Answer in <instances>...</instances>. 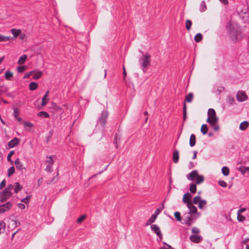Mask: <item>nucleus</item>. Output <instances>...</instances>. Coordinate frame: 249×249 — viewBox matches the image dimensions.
I'll list each match as a JSON object with an SVG mask.
<instances>
[{
    "label": "nucleus",
    "instance_id": "1",
    "mask_svg": "<svg viewBox=\"0 0 249 249\" xmlns=\"http://www.w3.org/2000/svg\"><path fill=\"white\" fill-rule=\"evenodd\" d=\"M227 29L230 39L235 43L238 39V36L241 33L240 26L235 22L229 21L227 24Z\"/></svg>",
    "mask_w": 249,
    "mask_h": 249
},
{
    "label": "nucleus",
    "instance_id": "2",
    "mask_svg": "<svg viewBox=\"0 0 249 249\" xmlns=\"http://www.w3.org/2000/svg\"><path fill=\"white\" fill-rule=\"evenodd\" d=\"M150 55L147 53L139 59V62L144 72H146L148 66L150 64Z\"/></svg>",
    "mask_w": 249,
    "mask_h": 249
},
{
    "label": "nucleus",
    "instance_id": "3",
    "mask_svg": "<svg viewBox=\"0 0 249 249\" xmlns=\"http://www.w3.org/2000/svg\"><path fill=\"white\" fill-rule=\"evenodd\" d=\"M187 178L188 180L194 181L196 178V182L199 184L202 182V176L199 175L196 170H193L190 173L187 175Z\"/></svg>",
    "mask_w": 249,
    "mask_h": 249
},
{
    "label": "nucleus",
    "instance_id": "4",
    "mask_svg": "<svg viewBox=\"0 0 249 249\" xmlns=\"http://www.w3.org/2000/svg\"><path fill=\"white\" fill-rule=\"evenodd\" d=\"M218 122V118L216 116V113L214 109L209 108L208 111V118L207 122L209 123H213V122Z\"/></svg>",
    "mask_w": 249,
    "mask_h": 249
},
{
    "label": "nucleus",
    "instance_id": "5",
    "mask_svg": "<svg viewBox=\"0 0 249 249\" xmlns=\"http://www.w3.org/2000/svg\"><path fill=\"white\" fill-rule=\"evenodd\" d=\"M160 208L156 210L154 213L151 216V217L146 222V226L149 225L153 223L157 217V216L160 213Z\"/></svg>",
    "mask_w": 249,
    "mask_h": 249
},
{
    "label": "nucleus",
    "instance_id": "6",
    "mask_svg": "<svg viewBox=\"0 0 249 249\" xmlns=\"http://www.w3.org/2000/svg\"><path fill=\"white\" fill-rule=\"evenodd\" d=\"M12 206V204L9 201L0 205V213H3L8 211Z\"/></svg>",
    "mask_w": 249,
    "mask_h": 249
},
{
    "label": "nucleus",
    "instance_id": "7",
    "mask_svg": "<svg viewBox=\"0 0 249 249\" xmlns=\"http://www.w3.org/2000/svg\"><path fill=\"white\" fill-rule=\"evenodd\" d=\"M108 113L107 110L102 112L101 117L99 119V123L102 125L105 126L106 124V120L108 117Z\"/></svg>",
    "mask_w": 249,
    "mask_h": 249
},
{
    "label": "nucleus",
    "instance_id": "8",
    "mask_svg": "<svg viewBox=\"0 0 249 249\" xmlns=\"http://www.w3.org/2000/svg\"><path fill=\"white\" fill-rule=\"evenodd\" d=\"M248 96L244 92L238 91L236 94V99L239 102H243L247 100Z\"/></svg>",
    "mask_w": 249,
    "mask_h": 249
},
{
    "label": "nucleus",
    "instance_id": "9",
    "mask_svg": "<svg viewBox=\"0 0 249 249\" xmlns=\"http://www.w3.org/2000/svg\"><path fill=\"white\" fill-rule=\"evenodd\" d=\"M15 164L17 169L21 171V173H23L26 171V168L23 167V164L21 162H20L19 159L18 158L15 160Z\"/></svg>",
    "mask_w": 249,
    "mask_h": 249
},
{
    "label": "nucleus",
    "instance_id": "10",
    "mask_svg": "<svg viewBox=\"0 0 249 249\" xmlns=\"http://www.w3.org/2000/svg\"><path fill=\"white\" fill-rule=\"evenodd\" d=\"M8 193L4 192V190L0 193V201L1 202L3 203L7 200L11 196H8Z\"/></svg>",
    "mask_w": 249,
    "mask_h": 249
},
{
    "label": "nucleus",
    "instance_id": "11",
    "mask_svg": "<svg viewBox=\"0 0 249 249\" xmlns=\"http://www.w3.org/2000/svg\"><path fill=\"white\" fill-rule=\"evenodd\" d=\"M151 229L157 234V235H161V231L158 225L156 224L151 225Z\"/></svg>",
    "mask_w": 249,
    "mask_h": 249
},
{
    "label": "nucleus",
    "instance_id": "12",
    "mask_svg": "<svg viewBox=\"0 0 249 249\" xmlns=\"http://www.w3.org/2000/svg\"><path fill=\"white\" fill-rule=\"evenodd\" d=\"M19 142V139L15 137L8 142V146L10 148H13L14 147L18 145Z\"/></svg>",
    "mask_w": 249,
    "mask_h": 249
},
{
    "label": "nucleus",
    "instance_id": "13",
    "mask_svg": "<svg viewBox=\"0 0 249 249\" xmlns=\"http://www.w3.org/2000/svg\"><path fill=\"white\" fill-rule=\"evenodd\" d=\"M192 197V195L189 193H185L184 195L182 201L184 203H188L191 201L190 199Z\"/></svg>",
    "mask_w": 249,
    "mask_h": 249
},
{
    "label": "nucleus",
    "instance_id": "14",
    "mask_svg": "<svg viewBox=\"0 0 249 249\" xmlns=\"http://www.w3.org/2000/svg\"><path fill=\"white\" fill-rule=\"evenodd\" d=\"M249 126V122L247 121L242 122L240 125L239 129L242 131H245Z\"/></svg>",
    "mask_w": 249,
    "mask_h": 249
},
{
    "label": "nucleus",
    "instance_id": "15",
    "mask_svg": "<svg viewBox=\"0 0 249 249\" xmlns=\"http://www.w3.org/2000/svg\"><path fill=\"white\" fill-rule=\"evenodd\" d=\"M193 202L196 204L199 202L198 207L200 209H202V200H201V197L196 196L194 198Z\"/></svg>",
    "mask_w": 249,
    "mask_h": 249
},
{
    "label": "nucleus",
    "instance_id": "16",
    "mask_svg": "<svg viewBox=\"0 0 249 249\" xmlns=\"http://www.w3.org/2000/svg\"><path fill=\"white\" fill-rule=\"evenodd\" d=\"M200 238H201L200 236L196 235H195V234L192 235L190 237V240L192 242H194V243H199L200 242Z\"/></svg>",
    "mask_w": 249,
    "mask_h": 249
},
{
    "label": "nucleus",
    "instance_id": "17",
    "mask_svg": "<svg viewBox=\"0 0 249 249\" xmlns=\"http://www.w3.org/2000/svg\"><path fill=\"white\" fill-rule=\"evenodd\" d=\"M238 171L241 172L242 175H244L246 172L249 173V167L240 166L238 168Z\"/></svg>",
    "mask_w": 249,
    "mask_h": 249
},
{
    "label": "nucleus",
    "instance_id": "18",
    "mask_svg": "<svg viewBox=\"0 0 249 249\" xmlns=\"http://www.w3.org/2000/svg\"><path fill=\"white\" fill-rule=\"evenodd\" d=\"M196 136L194 134H191L189 140V145L191 147L194 146L196 144Z\"/></svg>",
    "mask_w": 249,
    "mask_h": 249
},
{
    "label": "nucleus",
    "instance_id": "19",
    "mask_svg": "<svg viewBox=\"0 0 249 249\" xmlns=\"http://www.w3.org/2000/svg\"><path fill=\"white\" fill-rule=\"evenodd\" d=\"M49 93V91L48 90L47 91L43 97V98L42 99V103H41V105L42 106H45L47 104L48 101H49V99H47V97L48 96Z\"/></svg>",
    "mask_w": 249,
    "mask_h": 249
},
{
    "label": "nucleus",
    "instance_id": "20",
    "mask_svg": "<svg viewBox=\"0 0 249 249\" xmlns=\"http://www.w3.org/2000/svg\"><path fill=\"white\" fill-rule=\"evenodd\" d=\"M188 208L190 209V212L195 213L197 211L196 208L193 205L192 202L187 203Z\"/></svg>",
    "mask_w": 249,
    "mask_h": 249
},
{
    "label": "nucleus",
    "instance_id": "21",
    "mask_svg": "<svg viewBox=\"0 0 249 249\" xmlns=\"http://www.w3.org/2000/svg\"><path fill=\"white\" fill-rule=\"evenodd\" d=\"M179 159V153L178 151L175 150L173 153V160L174 163H177Z\"/></svg>",
    "mask_w": 249,
    "mask_h": 249
},
{
    "label": "nucleus",
    "instance_id": "22",
    "mask_svg": "<svg viewBox=\"0 0 249 249\" xmlns=\"http://www.w3.org/2000/svg\"><path fill=\"white\" fill-rule=\"evenodd\" d=\"M193 99V94L192 93H189L187 95H186L185 97L184 102L191 103Z\"/></svg>",
    "mask_w": 249,
    "mask_h": 249
},
{
    "label": "nucleus",
    "instance_id": "23",
    "mask_svg": "<svg viewBox=\"0 0 249 249\" xmlns=\"http://www.w3.org/2000/svg\"><path fill=\"white\" fill-rule=\"evenodd\" d=\"M5 78L7 80H11L13 78V73L10 71H6L5 73Z\"/></svg>",
    "mask_w": 249,
    "mask_h": 249
},
{
    "label": "nucleus",
    "instance_id": "24",
    "mask_svg": "<svg viewBox=\"0 0 249 249\" xmlns=\"http://www.w3.org/2000/svg\"><path fill=\"white\" fill-rule=\"evenodd\" d=\"M11 32L14 36L15 37H16L20 35L21 33V30L20 29H12L11 30Z\"/></svg>",
    "mask_w": 249,
    "mask_h": 249
},
{
    "label": "nucleus",
    "instance_id": "25",
    "mask_svg": "<svg viewBox=\"0 0 249 249\" xmlns=\"http://www.w3.org/2000/svg\"><path fill=\"white\" fill-rule=\"evenodd\" d=\"M187 118V106L186 103H183V120L185 121Z\"/></svg>",
    "mask_w": 249,
    "mask_h": 249
},
{
    "label": "nucleus",
    "instance_id": "26",
    "mask_svg": "<svg viewBox=\"0 0 249 249\" xmlns=\"http://www.w3.org/2000/svg\"><path fill=\"white\" fill-rule=\"evenodd\" d=\"M14 186L12 184H9L8 185V186L6 188H5L4 190V192L5 193H8V194L9 195L8 196H12V193L11 192V190H12Z\"/></svg>",
    "mask_w": 249,
    "mask_h": 249
},
{
    "label": "nucleus",
    "instance_id": "27",
    "mask_svg": "<svg viewBox=\"0 0 249 249\" xmlns=\"http://www.w3.org/2000/svg\"><path fill=\"white\" fill-rule=\"evenodd\" d=\"M192 25V22L191 20H190L189 19H187L186 21V22H185V27H186V30L188 31H190Z\"/></svg>",
    "mask_w": 249,
    "mask_h": 249
},
{
    "label": "nucleus",
    "instance_id": "28",
    "mask_svg": "<svg viewBox=\"0 0 249 249\" xmlns=\"http://www.w3.org/2000/svg\"><path fill=\"white\" fill-rule=\"evenodd\" d=\"M38 85L36 83L32 82L29 84V89L31 90H34L37 88Z\"/></svg>",
    "mask_w": 249,
    "mask_h": 249
},
{
    "label": "nucleus",
    "instance_id": "29",
    "mask_svg": "<svg viewBox=\"0 0 249 249\" xmlns=\"http://www.w3.org/2000/svg\"><path fill=\"white\" fill-rule=\"evenodd\" d=\"M27 55L26 54L22 55L19 59L18 61V64L22 65L24 63L26 59H27Z\"/></svg>",
    "mask_w": 249,
    "mask_h": 249
},
{
    "label": "nucleus",
    "instance_id": "30",
    "mask_svg": "<svg viewBox=\"0 0 249 249\" xmlns=\"http://www.w3.org/2000/svg\"><path fill=\"white\" fill-rule=\"evenodd\" d=\"M222 173L225 176H227L229 174V169L227 166H224L222 168Z\"/></svg>",
    "mask_w": 249,
    "mask_h": 249
},
{
    "label": "nucleus",
    "instance_id": "31",
    "mask_svg": "<svg viewBox=\"0 0 249 249\" xmlns=\"http://www.w3.org/2000/svg\"><path fill=\"white\" fill-rule=\"evenodd\" d=\"M194 39L196 42H199L202 39V35L201 33L197 34Z\"/></svg>",
    "mask_w": 249,
    "mask_h": 249
},
{
    "label": "nucleus",
    "instance_id": "32",
    "mask_svg": "<svg viewBox=\"0 0 249 249\" xmlns=\"http://www.w3.org/2000/svg\"><path fill=\"white\" fill-rule=\"evenodd\" d=\"M15 192L17 193L19 191L22 189V186L18 182L15 183Z\"/></svg>",
    "mask_w": 249,
    "mask_h": 249
},
{
    "label": "nucleus",
    "instance_id": "33",
    "mask_svg": "<svg viewBox=\"0 0 249 249\" xmlns=\"http://www.w3.org/2000/svg\"><path fill=\"white\" fill-rule=\"evenodd\" d=\"M218 122H213V123H209V124L213 127L215 131H218L219 129V126L217 124Z\"/></svg>",
    "mask_w": 249,
    "mask_h": 249
},
{
    "label": "nucleus",
    "instance_id": "34",
    "mask_svg": "<svg viewBox=\"0 0 249 249\" xmlns=\"http://www.w3.org/2000/svg\"><path fill=\"white\" fill-rule=\"evenodd\" d=\"M37 115L39 117H43L44 118H48L49 117V114L45 111H40L37 114Z\"/></svg>",
    "mask_w": 249,
    "mask_h": 249
},
{
    "label": "nucleus",
    "instance_id": "35",
    "mask_svg": "<svg viewBox=\"0 0 249 249\" xmlns=\"http://www.w3.org/2000/svg\"><path fill=\"white\" fill-rule=\"evenodd\" d=\"M42 75V71H38L34 73L33 77L34 79L36 80V79H39L41 76Z\"/></svg>",
    "mask_w": 249,
    "mask_h": 249
},
{
    "label": "nucleus",
    "instance_id": "36",
    "mask_svg": "<svg viewBox=\"0 0 249 249\" xmlns=\"http://www.w3.org/2000/svg\"><path fill=\"white\" fill-rule=\"evenodd\" d=\"M5 229V223L3 221H0V234L3 232Z\"/></svg>",
    "mask_w": 249,
    "mask_h": 249
},
{
    "label": "nucleus",
    "instance_id": "37",
    "mask_svg": "<svg viewBox=\"0 0 249 249\" xmlns=\"http://www.w3.org/2000/svg\"><path fill=\"white\" fill-rule=\"evenodd\" d=\"M15 170L14 166H11L8 170V177H10L15 173Z\"/></svg>",
    "mask_w": 249,
    "mask_h": 249
},
{
    "label": "nucleus",
    "instance_id": "38",
    "mask_svg": "<svg viewBox=\"0 0 249 249\" xmlns=\"http://www.w3.org/2000/svg\"><path fill=\"white\" fill-rule=\"evenodd\" d=\"M196 186L195 184H192L190 185V191L192 194H194L196 192Z\"/></svg>",
    "mask_w": 249,
    "mask_h": 249
},
{
    "label": "nucleus",
    "instance_id": "39",
    "mask_svg": "<svg viewBox=\"0 0 249 249\" xmlns=\"http://www.w3.org/2000/svg\"><path fill=\"white\" fill-rule=\"evenodd\" d=\"M10 36H4L0 34V42L1 41H7L9 40Z\"/></svg>",
    "mask_w": 249,
    "mask_h": 249
},
{
    "label": "nucleus",
    "instance_id": "40",
    "mask_svg": "<svg viewBox=\"0 0 249 249\" xmlns=\"http://www.w3.org/2000/svg\"><path fill=\"white\" fill-rule=\"evenodd\" d=\"M174 216L178 221H180L181 220V215L179 212H176L174 213Z\"/></svg>",
    "mask_w": 249,
    "mask_h": 249
},
{
    "label": "nucleus",
    "instance_id": "41",
    "mask_svg": "<svg viewBox=\"0 0 249 249\" xmlns=\"http://www.w3.org/2000/svg\"><path fill=\"white\" fill-rule=\"evenodd\" d=\"M14 151L12 150L10 152V153L8 154V156H7V160L8 161H10L11 162V163L12 164L13 163V161L11 160V156L14 154Z\"/></svg>",
    "mask_w": 249,
    "mask_h": 249
},
{
    "label": "nucleus",
    "instance_id": "42",
    "mask_svg": "<svg viewBox=\"0 0 249 249\" xmlns=\"http://www.w3.org/2000/svg\"><path fill=\"white\" fill-rule=\"evenodd\" d=\"M27 68L26 66H18L17 68V70L19 72H22L26 70Z\"/></svg>",
    "mask_w": 249,
    "mask_h": 249
},
{
    "label": "nucleus",
    "instance_id": "43",
    "mask_svg": "<svg viewBox=\"0 0 249 249\" xmlns=\"http://www.w3.org/2000/svg\"><path fill=\"white\" fill-rule=\"evenodd\" d=\"M245 217L241 214L237 213V220L239 222H243L245 220Z\"/></svg>",
    "mask_w": 249,
    "mask_h": 249
},
{
    "label": "nucleus",
    "instance_id": "44",
    "mask_svg": "<svg viewBox=\"0 0 249 249\" xmlns=\"http://www.w3.org/2000/svg\"><path fill=\"white\" fill-rule=\"evenodd\" d=\"M53 130H51V131H49V134H48V136L47 137L46 140V142L47 143H48V142H49L50 139L52 138V137L53 136Z\"/></svg>",
    "mask_w": 249,
    "mask_h": 249
},
{
    "label": "nucleus",
    "instance_id": "45",
    "mask_svg": "<svg viewBox=\"0 0 249 249\" xmlns=\"http://www.w3.org/2000/svg\"><path fill=\"white\" fill-rule=\"evenodd\" d=\"M86 218V215H83L82 216H81L80 217H79L76 221L78 223H81V222H82V221Z\"/></svg>",
    "mask_w": 249,
    "mask_h": 249
},
{
    "label": "nucleus",
    "instance_id": "46",
    "mask_svg": "<svg viewBox=\"0 0 249 249\" xmlns=\"http://www.w3.org/2000/svg\"><path fill=\"white\" fill-rule=\"evenodd\" d=\"M218 183L220 186L223 187H226L227 186V183L224 180H219Z\"/></svg>",
    "mask_w": 249,
    "mask_h": 249
},
{
    "label": "nucleus",
    "instance_id": "47",
    "mask_svg": "<svg viewBox=\"0 0 249 249\" xmlns=\"http://www.w3.org/2000/svg\"><path fill=\"white\" fill-rule=\"evenodd\" d=\"M31 197V196H27L26 197L24 198H23L21 200V201L25 203H27L28 202V201L30 199Z\"/></svg>",
    "mask_w": 249,
    "mask_h": 249
},
{
    "label": "nucleus",
    "instance_id": "48",
    "mask_svg": "<svg viewBox=\"0 0 249 249\" xmlns=\"http://www.w3.org/2000/svg\"><path fill=\"white\" fill-rule=\"evenodd\" d=\"M227 101L230 105H232L234 102V100L233 97L229 96L228 97Z\"/></svg>",
    "mask_w": 249,
    "mask_h": 249
},
{
    "label": "nucleus",
    "instance_id": "49",
    "mask_svg": "<svg viewBox=\"0 0 249 249\" xmlns=\"http://www.w3.org/2000/svg\"><path fill=\"white\" fill-rule=\"evenodd\" d=\"M19 113V110L18 109V108H14V117H15V118H16L17 117H18V115Z\"/></svg>",
    "mask_w": 249,
    "mask_h": 249
},
{
    "label": "nucleus",
    "instance_id": "50",
    "mask_svg": "<svg viewBox=\"0 0 249 249\" xmlns=\"http://www.w3.org/2000/svg\"><path fill=\"white\" fill-rule=\"evenodd\" d=\"M208 130V128L207 125L205 124H203V135H205L207 133Z\"/></svg>",
    "mask_w": 249,
    "mask_h": 249
},
{
    "label": "nucleus",
    "instance_id": "51",
    "mask_svg": "<svg viewBox=\"0 0 249 249\" xmlns=\"http://www.w3.org/2000/svg\"><path fill=\"white\" fill-rule=\"evenodd\" d=\"M192 232L194 234H197L199 233L200 230L197 228L194 227L192 230Z\"/></svg>",
    "mask_w": 249,
    "mask_h": 249
},
{
    "label": "nucleus",
    "instance_id": "52",
    "mask_svg": "<svg viewBox=\"0 0 249 249\" xmlns=\"http://www.w3.org/2000/svg\"><path fill=\"white\" fill-rule=\"evenodd\" d=\"M24 125L25 128H26V127H29L31 128L33 126V124L28 122H24Z\"/></svg>",
    "mask_w": 249,
    "mask_h": 249
},
{
    "label": "nucleus",
    "instance_id": "53",
    "mask_svg": "<svg viewBox=\"0 0 249 249\" xmlns=\"http://www.w3.org/2000/svg\"><path fill=\"white\" fill-rule=\"evenodd\" d=\"M34 72V71H31L26 73L23 77L24 79L29 78L30 75Z\"/></svg>",
    "mask_w": 249,
    "mask_h": 249
},
{
    "label": "nucleus",
    "instance_id": "54",
    "mask_svg": "<svg viewBox=\"0 0 249 249\" xmlns=\"http://www.w3.org/2000/svg\"><path fill=\"white\" fill-rule=\"evenodd\" d=\"M46 162H48L50 165L53 164V160L52 159V156L49 157L48 159L46 160Z\"/></svg>",
    "mask_w": 249,
    "mask_h": 249
},
{
    "label": "nucleus",
    "instance_id": "55",
    "mask_svg": "<svg viewBox=\"0 0 249 249\" xmlns=\"http://www.w3.org/2000/svg\"><path fill=\"white\" fill-rule=\"evenodd\" d=\"M6 185V181L5 179H3L0 184V189H2L3 188L5 187Z\"/></svg>",
    "mask_w": 249,
    "mask_h": 249
},
{
    "label": "nucleus",
    "instance_id": "56",
    "mask_svg": "<svg viewBox=\"0 0 249 249\" xmlns=\"http://www.w3.org/2000/svg\"><path fill=\"white\" fill-rule=\"evenodd\" d=\"M45 170L47 172H52L51 165H47V166L46 167V169H45Z\"/></svg>",
    "mask_w": 249,
    "mask_h": 249
},
{
    "label": "nucleus",
    "instance_id": "57",
    "mask_svg": "<svg viewBox=\"0 0 249 249\" xmlns=\"http://www.w3.org/2000/svg\"><path fill=\"white\" fill-rule=\"evenodd\" d=\"M18 207L21 210L24 209L25 208V205L22 203H18Z\"/></svg>",
    "mask_w": 249,
    "mask_h": 249
},
{
    "label": "nucleus",
    "instance_id": "58",
    "mask_svg": "<svg viewBox=\"0 0 249 249\" xmlns=\"http://www.w3.org/2000/svg\"><path fill=\"white\" fill-rule=\"evenodd\" d=\"M123 79H124V80H125V77H126V71H125V69L124 66H123Z\"/></svg>",
    "mask_w": 249,
    "mask_h": 249
},
{
    "label": "nucleus",
    "instance_id": "59",
    "mask_svg": "<svg viewBox=\"0 0 249 249\" xmlns=\"http://www.w3.org/2000/svg\"><path fill=\"white\" fill-rule=\"evenodd\" d=\"M246 210L245 208H242L238 210L237 213L241 214V213H243Z\"/></svg>",
    "mask_w": 249,
    "mask_h": 249
},
{
    "label": "nucleus",
    "instance_id": "60",
    "mask_svg": "<svg viewBox=\"0 0 249 249\" xmlns=\"http://www.w3.org/2000/svg\"><path fill=\"white\" fill-rule=\"evenodd\" d=\"M191 217L190 216H188L187 217V219L186 220V221H185V223L188 225V226H190L191 223H189V221L191 220Z\"/></svg>",
    "mask_w": 249,
    "mask_h": 249
},
{
    "label": "nucleus",
    "instance_id": "61",
    "mask_svg": "<svg viewBox=\"0 0 249 249\" xmlns=\"http://www.w3.org/2000/svg\"><path fill=\"white\" fill-rule=\"evenodd\" d=\"M224 89L223 87H220L217 89V91L218 92L219 94H220L221 92H222L224 90Z\"/></svg>",
    "mask_w": 249,
    "mask_h": 249
},
{
    "label": "nucleus",
    "instance_id": "62",
    "mask_svg": "<svg viewBox=\"0 0 249 249\" xmlns=\"http://www.w3.org/2000/svg\"><path fill=\"white\" fill-rule=\"evenodd\" d=\"M220 2L224 5H227L229 3L228 0H219Z\"/></svg>",
    "mask_w": 249,
    "mask_h": 249
},
{
    "label": "nucleus",
    "instance_id": "63",
    "mask_svg": "<svg viewBox=\"0 0 249 249\" xmlns=\"http://www.w3.org/2000/svg\"><path fill=\"white\" fill-rule=\"evenodd\" d=\"M53 107L54 108H55L56 110H60L61 109V107H60L58 106L57 105H56V104H54Z\"/></svg>",
    "mask_w": 249,
    "mask_h": 249
},
{
    "label": "nucleus",
    "instance_id": "64",
    "mask_svg": "<svg viewBox=\"0 0 249 249\" xmlns=\"http://www.w3.org/2000/svg\"><path fill=\"white\" fill-rule=\"evenodd\" d=\"M163 244L164 245H166L167 246V248L166 249H174L170 245L166 244V243L164 242L163 243Z\"/></svg>",
    "mask_w": 249,
    "mask_h": 249
}]
</instances>
